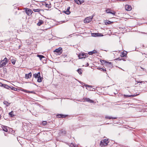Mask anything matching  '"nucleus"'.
I'll list each match as a JSON object with an SVG mask.
<instances>
[{"label": "nucleus", "mask_w": 147, "mask_h": 147, "mask_svg": "<svg viewBox=\"0 0 147 147\" xmlns=\"http://www.w3.org/2000/svg\"><path fill=\"white\" fill-rule=\"evenodd\" d=\"M109 142L107 139H104L100 142V145L102 147L104 146L107 145Z\"/></svg>", "instance_id": "obj_1"}, {"label": "nucleus", "mask_w": 147, "mask_h": 147, "mask_svg": "<svg viewBox=\"0 0 147 147\" xmlns=\"http://www.w3.org/2000/svg\"><path fill=\"white\" fill-rule=\"evenodd\" d=\"M88 54L84 53H80L78 55V57L80 59L85 58L88 56Z\"/></svg>", "instance_id": "obj_2"}, {"label": "nucleus", "mask_w": 147, "mask_h": 147, "mask_svg": "<svg viewBox=\"0 0 147 147\" xmlns=\"http://www.w3.org/2000/svg\"><path fill=\"white\" fill-rule=\"evenodd\" d=\"M93 18V17H89L86 18L84 20V22L85 23H88L90 22Z\"/></svg>", "instance_id": "obj_3"}, {"label": "nucleus", "mask_w": 147, "mask_h": 147, "mask_svg": "<svg viewBox=\"0 0 147 147\" xmlns=\"http://www.w3.org/2000/svg\"><path fill=\"white\" fill-rule=\"evenodd\" d=\"M25 10L26 13L28 16L30 15L33 12L31 9L28 8H26Z\"/></svg>", "instance_id": "obj_4"}, {"label": "nucleus", "mask_w": 147, "mask_h": 147, "mask_svg": "<svg viewBox=\"0 0 147 147\" xmlns=\"http://www.w3.org/2000/svg\"><path fill=\"white\" fill-rule=\"evenodd\" d=\"M70 9V7H67L66 10V11H63V13H65L67 15H69L70 13V12L69 11V9Z\"/></svg>", "instance_id": "obj_5"}, {"label": "nucleus", "mask_w": 147, "mask_h": 147, "mask_svg": "<svg viewBox=\"0 0 147 147\" xmlns=\"http://www.w3.org/2000/svg\"><path fill=\"white\" fill-rule=\"evenodd\" d=\"M74 1L76 4L78 5L81 4L84 2L83 0H74Z\"/></svg>", "instance_id": "obj_6"}, {"label": "nucleus", "mask_w": 147, "mask_h": 147, "mask_svg": "<svg viewBox=\"0 0 147 147\" xmlns=\"http://www.w3.org/2000/svg\"><path fill=\"white\" fill-rule=\"evenodd\" d=\"M83 99L84 101L90 103H93L94 102V101L93 100L90 99L88 98H83Z\"/></svg>", "instance_id": "obj_7"}, {"label": "nucleus", "mask_w": 147, "mask_h": 147, "mask_svg": "<svg viewBox=\"0 0 147 147\" xmlns=\"http://www.w3.org/2000/svg\"><path fill=\"white\" fill-rule=\"evenodd\" d=\"M7 62L3 61H2L0 63V68L5 66L7 63Z\"/></svg>", "instance_id": "obj_8"}, {"label": "nucleus", "mask_w": 147, "mask_h": 147, "mask_svg": "<svg viewBox=\"0 0 147 147\" xmlns=\"http://www.w3.org/2000/svg\"><path fill=\"white\" fill-rule=\"evenodd\" d=\"M125 9L127 11H130L132 9L131 7L129 5H127L125 6Z\"/></svg>", "instance_id": "obj_9"}, {"label": "nucleus", "mask_w": 147, "mask_h": 147, "mask_svg": "<svg viewBox=\"0 0 147 147\" xmlns=\"http://www.w3.org/2000/svg\"><path fill=\"white\" fill-rule=\"evenodd\" d=\"M44 5H45L46 7L48 9L50 8L51 7V5L50 2H48V3H45Z\"/></svg>", "instance_id": "obj_10"}, {"label": "nucleus", "mask_w": 147, "mask_h": 147, "mask_svg": "<svg viewBox=\"0 0 147 147\" xmlns=\"http://www.w3.org/2000/svg\"><path fill=\"white\" fill-rule=\"evenodd\" d=\"M32 75L31 72H30L28 74H25V78L26 79L30 78L31 77Z\"/></svg>", "instance_id": "obj_11"}, {"label": "nucleus", "mask_w": 147, "mask_h": 147, "mask_svg": "<svg viewBox=\"0 0 147 147\" xmlns=\"http://www.w3.org/2000/svg\"><path fill=\"white\" fill-rule=\"evenodd\" d=\"M10 59L11 60V63L13 64L14 65L16 63V59L15 58H13L12 57H10Z\"/></svg>", "instance_id": "obj_12"}, {"label": "nucleus", "mask_w": 147, "mask_h": 147, "mask_svg": "<svg viewBox=\"0 0 147 147\" xmlns=\"http://www.w3.org/2000/svg\"><path fill=\"white\" fill-rule=\"evenodd\" d=\"M40 72H38L37 74H33L34 77L35 78H38L39 77H40Z\"/></svg>", "instance_id": "obj_13"}, {"label": "nucleus", "mask_w": 147, "mask_h": 147, "mask_svg": "<svg viewBox=\"0 0 147 147\" xmlns=\"http://www.w3.org/2000/svg\"><path fill=\"white\" fill-rule=\"evenodd\" d=\"M3 130L5 132H7L8 130V129L9 128V127L5 126H3L2 127Z\"/></svg>", "instance_id": "obj_14"}, {"label": "nucleus", "mask_w": 147, "mask_h": 147, "mask_svg": "<svg viewBox=\"0 0 147 147\" xmlns=\"http://www.w3.org/2000/svg\"><path fill=\"white\" fill-rule=\"evenodd\" d=\"M97 53V51L96 50H94L93 51L89 52L88 53V54L89 55H92L93 54L96 53Z\"/></svg>", "instance_id": "obj_15"}, {"label": "nucleus", "mask_w": 147, "mask_h": 147, "mask_svg": "<svg viewBox=\"0 0 147 147\" xmlns=\"http://www.w3.org/2000/svg\"><path fill=\"white\" fill-rule=\"evenodd\" d=\"M44 23V21L42 20H39V21L37 24V25L40 26Z\"/></svg>", "instance_id": "obj_16"}, {"label": "nucleus", "mask_w": 147, "mask_h": 147, "mask_svg": "<svg viewBox=\"0 0 147 147\" xmlns=\"http://www.w3.org/2000/svg\"><path fill=\"white\" fill-rule=\"evenodd\" d=\"M62 50V48L61 47H59L57 49H56L55 50L54 52H56L57 53H61V51Z\"/></svg>", "instance_id": "obj_17"}, {"label": "nucleus", "mask_w": 147, "mask_h": 147, "mask_svg": "<svg viewBox=\"0 0 147 147\" xmlns=\"http://www.w3.org/2000/svg\"><path fill=\"white\" fill-rule=\"evenodd\" d=\"M136 95H134V94L130 95L124 94V97L125 98H127V97H134Z\"/></svg>", "instance_id": "obj_18"}, {"label": "nucleus", "mask_w": 147, "mask_h": 147, "mask_svg": "<svg viewBox=\"0 0 147 147\" xmlns=\"http://www.w3.org/2000/svg\"><path fill=\"white\" fill-rule=\"evenodd\" d=\"M66 116V115L63 114H58L56 115L57 117H58L59 118L64 117H65Z\"/></svg>", "instance_id": "obj_19"}, {"label": "nucleus", "mask_w": 147, "mask_h": 147, "mask_svg": "<svg viewBox=\"0 0 147 147\" xmlns=\"http://www.w3.org/2000/svg\"><path fill=\"white\" fill-rule=\"evenodd\" d=\"M42 9H33V11L35 12H40V11H42Z\"/></svg>", "instance_id": "obj_20"}, {"label": "nucleus", "mask_w": 147, "mask_h": 147, "mask_svg": "<svg viewBox=\"0 0 147 147\" xmlns=\"http://www.w3.org/2000/svg\"><path fill=\"white\" fill-rule=\"evenodd\" d=\"M105 118L106 119H117V117H111L109 116H106L105 117Z\"/></svg>", "instance_id": "obj_21"}, {"label": "nucleus", "mask_w": 147, "mask_h": 147, "mask_svg": "<svg viewBox=\"0 0 147 147\" xmlns=\"http://www.w3.org/2000/svg\"><path fill=\"white\" fill-rule=\"evenodd\" d=\"M13 111H11L9 113V115L11 117H13L14 116V115L13 114Z\"/></svg>", "instance_id": "obj_22"}, {"label": "nucleus", "mask_w": 147, "mask_h": 147, "mask_svg": "<svg viewBox=\"0 0 147 147\" xmlns=\"http://www.w3.org/2000/svg\"><path fill=\"white\" fill-rule=\"evenodd\" d=\"M113 22L109 20H107L105 22V23L106 25H108L109 24H111Z\"/></svg>", "instance_id": "obj_23"}, {"label": "nucleus", "mask_w": 147, "mask_h": 147, "mask_svg": "<svg viewBox=\"0 0 147 147\" xmlns=\"http://www.w3.org/2000/svg\"><path fill=\"white\" fill-rule=\"evenodd\" d=\"M105 11L107 13H109V12L111 11H113V10H111V9L107 8L105 10Z\"/></svg>", "instance_id": "obj_24"}, {"label": "nucleus", "mask_w": 147, "mask_h": 147, "mask_svg": "<svg viewBox=\"0 0 147 147\" xmlns=\"http://www.w3.org/2000/svg\"><path fill=\"white\" fill-rule=\"evenodd\" d=\"M3 104L4 105H5L7 107L9 106L10 104V103H8L7 101H4L3 102Z\"/></svg>", "instance_id": "obj_25"}, {"label": "nucleus", "mask_w": 147, "mask_h": 147, "mask_svg": "<svg viewBox=\"0 0 147 147\" xmlns=\"http://www.w3.org/2000/svg\"><path fill=\"white\" fill-rule=\"evenodd\" d=\"M37 56L39 57L40 60H41L42 58H45V57L43 55H37Z\"/></svg>", "instance_id": "obj_26"}, {"label": "nucleus", "mask_w": 147, "mask_h": 147, "mask_svg": "<svg viewBox=\"0 0 147 147\" xmlns=\"http://www.w3.org/2000/svg\"><path fill=\"white\" fill-rule=\"evenodd\" d=\"M38 78L37 82H41L42 81V78L40 77H39V78Z\"/></svg>", "instance_id": "obj_27"}, {"label": "nucleus", "mask_w": 147, "mask_h": 147, "mask_svg": "<svg viewBox=\"0 0 147 147\" xmlns=\"http://www.w3.org/2000/svg\"><path fill=\"white\" fill-rule=\"evenodd\" d=\"M99 70L102 71L103 72H105L106 71V69H105L103 68H100L98 69Z\"/></svg>", "instance_id": "obj_28"}, {"label": "nucleus", "mask_w": 147, "mask_h": 147, "mask_svg": "<svg viewBox=\"0 0 147 147\" xmlns=\"http://www.w3.org/2000/svg\"><path fill=\"white\" fill-rule=\"evenodd\" d=\"M82 70L81 68L78 69L77 71L80 74H82Z\"/></svg>", "instance_id": "obj_29"}, {"label": "nucleus", "mask_w": 147, "mask_h": 147, "mask_svg": "<svg viewBox=\"0 0 147 147\" xmlns=\"http://www.w3.org/2000/svg\"><path fill=\"white\" fill-rule=\"evenodd\" d=\"M109 13L113 15H115L116 13V12L115 11L113 10V11H111V12H109Z\"/></svg>", "instance_id": "obj_30"}, {"label": "nucleus", "mask_w": 147, "mask_h": 147, "mask_svg": "<svg viewBox=\"0 0 147 147\" xmlns=\"http://www.w3.org/2000/svg\"><path fill=\"white\" fill-rule=\"evenodd\" d=\"M20 90L22 91H23V92H27V90H25V89H23L22 88H20Z\"/></svg>", "instance_id": "obj_31"}, {"label": "nucleus", "mask_w": 147, "mask_h": 147, "mask_svg": "<svg viewBox=\"0 0 147 147\" xmlns=\"http://www.w3.org/2000/svg\"><path fill=\"white\" fill-rule=\"evenodd\" d=\"M98 34H98V33H94V34H92V36H98Z\"/></svg>", "instance_id": "obj_32"}, {"label": "nucleus", "mask_w": 147, "mask_h": 147, "mask_svg": "<svg viewBox=\"0 0 147 147\" xmlns=\"http://www.w3.org/2000/svg\"><path fill=\"white\" fill-rule=\"evenodd\" d=\"M27 92H26V93H29L35 94V92L34 91H29L28 90H27Z\"/></svg>", "instance_id": "obj_33"}, {"label": "nucleus", "mask_w": 147, "mask_h": 147, "mask_svg": "<svg viewBox=\"0 0 147 147\" xmlns=\"http://www.w3.org/2000/svg\"><path fill=\"white\" fill-rule=\"evenodd\" d=\"M47 122L46 121H44L42 123V125H46Z\"/></svg>", "instance_id": "obj_34"}, {"label": "nucleus", "mask_w": 147, "mask_h": 147, "mask_svg": "<svg viewBox=\"0 0 147 147\" xmlns=\"http://www.w3.org/2000/svg\"><path fill=\"white\" fill-rule=\"evenodd\" d=\"M126 55L125 53V54H124V53H123L121 54L120 56L121 57H123L125 56Z\"/></svg>", "instance_id": "obj_35"}, {"label": "nucleus", "mask_w": 147, "mask_h": 147, "mask_svg": "<svg viewBox=\"0 0 147 147\" xmlns=\"http://www.w3.org/2000/svg\"><path fill=\"white\" fill-rule=\"evenodd\" d=\"M4 62H7V58L6 57H5L4 59L2 60Z\"/></svg>", "instance_id": "obj_36"}, {"label": "nucleus", "mask_w": 147, "mask_h": 147, "mask_svg": "<svg viewBox=\"0 0 147 147\" xmlns=\"http://www.w3.org/2000/svg\"><path fill=\"white\" fill-rule=\"evenodd\" d=\"M11 89L14 91H17V88L14 87H12V88Z\"/></svg>", "instance_id": "obj_37"}, {"label": "nucleus", "mask_w": 147, "mask_h": 147, "mask_svg": "<svg viewBox=\"0 0 147 147\" xmlns=\"http://www.w3.org/2000/svg\"><path fill=\"white\" fill-rule=\"evenodd\" d=\"M106 63L107 64H111V63L109 62H106Z\"/></svg>", "instance_id": "obj_38"}, {"label": "nucleus", "mask_w": 147, "mask_h": 147, "mask_svg": "<svg viewBox=\"0 0 147 147\" xmlns=\"http://www.w3.org/2000/svg\"><path fill=\"white\" fill-rule=\"evenodd\" d=\"M136 82L137 83H142L143 82L141 81V82H138V81H136Z\"/></svg>", "instance_id": "obj_39"}, {"label": "nucleus", "mask_w": 147, "mask_h": 147, "mask_svg": "<svg viewBox=\"0 0 147 147\" xmlns=\"http://www.w3.org/2000/svg\"><path fill=\"white\" fill-rule=\"evenodd\" d=\"M88 86V87H91V86H88V85H86V86Z\"/></svg>", "instance_id": "obj_40"}, {"label": "nucleus", "mask_w": 147, "mask_h": 147, "mask_svg": "<svg viewBox=\"0 0 147 147\" xmlns=\"http://www.w3.org/2000/svg\"><path fill=\"white\" fill-rule=\"evenodd\" d=\"M89 64L88 63H87L86 65V66H88L89 65Z\"/></svg>", "instance_id": "obj_41"}, {"label": "nucleus", "mask_w": 147, "mask_h": 147, "mask_svg": "<svg viewBox=\"0 0 147 147\" xmlns=\"http://www.w3.org/2000/svg\"><path fill=\"white\" fill-rule=\"evenodd\" d=\"M117 59L119 60H121V59H120V58H117Z\"/></svg>", "instance_id": "obj_42"}, {"label": "nucleus", "mask_w": 147, "mask_h": 147, "mask_svg": "<svg viewBox=\"0 0 147 147\" xmlns=\"http://www.w3.org/2000/svg\"><path fill=\"white\" fill-rule=\"evenodd\" d=\"M6 86H7V87H8V86L7 85H5Z\"/></svg>", "instance_id": "obj_43"}, {"label": "nucleus", "mask_w": 147, "mask_h": 147, "mask_svg": "<svg viewBox=\"0 0 147 147\" xmlns=\"http://www.w3.org/2000/svg\"><path fill=\"white\" fill-rule=\"evenodd\" d=\"M84 84V85H83V86H85V84Z\"/></svg>", "instance_id": "obj_44"}, {"label": "nucleus", "mask_w": 147, "mask_h": 147, "mask_svg": "<svg viewBox=\"0 0 147 147\" xmlns=\"http://www.w3.org/2000/svg\"><path fill=\"white\" fill-rule=\"evenodd\" d=\"M84 84V85H83V86H85V84Z\"/></svg>", "instance_id": "obj_45"}, {"label": "nucleus", "mask_w": 147, "mask_h": 147, "mask_svg": "<svg viewBox=\"0 0 147 147\" xmlns=\"http://www.w3.org/2000/svg\"><path fill=\"white\" fill-rule=\"evenodd\" d=\"M1 115H0V119H1Z\"/></svg>", "instance_id": "obj_46"}]
</instances>
